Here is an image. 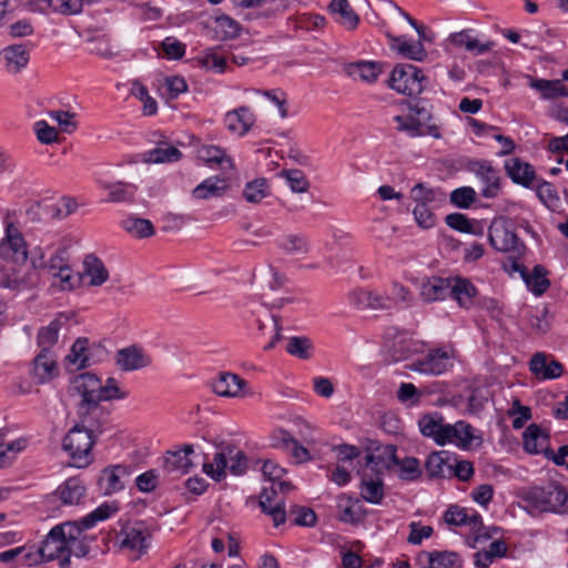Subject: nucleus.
I'll use <instances>...</instances> for the list:
<instances>
[{
	"instance_id": "f257e3e1",
	"label": "nucleus",
	"mask_w": 568,
	"mask_h": 568,
	"mask_svg": "<svg viewBox=\"0 0 568 568\" xmlns=\"http://www.w3.org/2000/svg\"><path fill=\"white\" fill-rule=\"evenodd\" d=\"M119 511L115 503H103L80 520L55 525L41 541V554L47 561L58 560L61 568L70 566L71 556L82 558L90 552V544L95 540L84 530L93 528Z\"/></svg>"
},
{
	"instance_id": "f03ea898",
	"label": "nucleus",
	"mask_w": 568,
	"mask_h": 568,
	"mask_svg": "<svg viewBox=\"0 0 568 568\" xmlns=\"http://www.w3.org/2000/svg\"><path fill=\"white\" fill-rule=\"evenodd\" d=\"M568 500L566 489L557 484L530 488L523 497L524 509L530 516L542 513H560Z\"/></svg>"
},
{
	"instance_id": "7ed1b4c3",
	"label": "nucleus",
	"mask_w": 568,
	"mask_h": 568,
	"mask_svg": "<svg viewBox=\"0 0 568 568\" xmlns=\"http://www.w3.org/2000/svg\"><path fill=\"white\" fill-rule=\"evenodd\" d=\"M393 465L399 466V478L406 481H413L422 474L419 462L414 457H407L399 462L396 457V447L393 445L377 449V454L366 455V466L372 470L390 468Z\"/></svg>"
},
{
	"instance_id": "20e7f679",
	"label": "nucleus",
	"mask_w": 568,
	"mask_h": 568,
	"mask_svg": "<svg viewBox=\"0 0 568 568\" xmlns=\"http://www.w3.org/2000/svg\"><path fill=\"white\" fill-rule=\"evenodd\" d=\"M93 445L92 430L80 425L72 427L62 442V448L69 455L71 465L78 468H83L91 464Z\"/></svg>"
},
{
	"instance_id": "39448f33",
	"label": "nucleus",
	"mask_w": 568,
	"mask_h": 568,
	"mask_svg": "<svg viewBox=\"0 0 568 568\" xmlns=\"http://www.w3.org/2000/svg\"><path fill=\"white\" fill-rule=\"evenodd\" d=\"M151 539V532L142 523L126 525L116 535L119 549L132 560H138L148 552Z\"/></svg>"
},
{
	"instance_id": "423d86ee",
	"label": "nucleus",
	"mask_w": 568,
	"mask_h": 568,
	"mask_svg": "<svg viewBox=\"0 0 568 568\" xmlns=\"http://www.w3.org/2000/svg\"><path fill=\"white\" fill-rule=\"evenodd\" d=\"M39 276L34 270H26V263L9 258L0 261V287L22 291L37 286Z\"/></svg>"
},
{
	"instance_id": "0eeeda50",
	"label": "nucleus",
	"mask_w": 568,
	"mask_h": 568,
	"mask_svg": "<svg viewBox=\"0 0 568 568\" xmlns=\"http://www.w3.org/2000/svg\"><path fill=\"white\" fill-rule=\"evenodd\" d=\"M98 392L99 377L92 373H83L72 379L69 393L79 397L78 412L80 416H87L99 407Z\"/></svg>"
},
{
	"instance_id": "6e6552de",
	"label": "nucleus",
	"mask_w": 568,
	"mask_h": 568,
	"mask_svg": "<svg viewBox=\"0 0 568 568\" xmlns=\"http://www.w3.org/2000/svg\"><path fill=\"white\" fill-rule=\"evenodd\" d=\"M426 78L422 70L409 63H399L393 69L388 83L398 93L417 97L424 90Z\"/></svg>"
},
{
	"instance_id": "1a4fd4ad",
	"label": "nucleus",
	"mask_w": 568,
	"mask_h": 568,
	"mask_svg": "<svg viewBox=\"0 0 568 568\" xmlns=\"http://www.w3.org/2000/svg\"><path fill=\"white\" fill-rule=\"evenodd\" d=\"M453 357L452 349H430L423 358L415 361L410 369L426 375H440L453 367Z\"/></svg>"
},
{
	"instance_id": "9d476101",
	"label": "nucleus",
	"mask_w": 568,
	"mask_h": 568,
	"mask_svg": "<svg viewBox=\"0 0 568 568\" xmlns=\"http://www.w3.org/2000/svg\"><path fill=\"white\" fill-rule=\"evenodd\" d=\"M446 444H453L462 449H471L480 447L483 438L475 435L474 427L469 423L458 420L455 424L446 423L442 446Z\"/></svg>"
},
{
	"instance_id": "9b49d317",
	"label": "nucleus",
	"mask_w": 568,
	"mask_h": 568,
	"mask_svg": "<svg viewBox=\"0 0 568 568\" xmlns=\"http://www.w3.org/2000/svg\"><path fill=\"white\" fill-rule=\"evenodd\" d=\"M488 240L496 251L513 253L517 256L523 255L525 252V244L504 223L494 222L489 226Z\"/></svg>"
},
{
	"instance_id": "f8f14e48",
	"label": "nucleus",
	"mask_w": 568,
	"mask_h": 568,
	"mask_svg": "<svg viewBox=\"0 0 568 568\" xmlns=\"http://www.w3.org/2000/svg\"><path fill=\"white\" fill-rule=\"evenodd\" d=\"M258 505L264 514L272 517L275 527L285 523V501L284 498L278 495L275 484L263 488L260 495Z\"/></svg>"
},
{
	"instance_id": "ddd939ff",
	"label": "nucleus",
	"mask_w": 568,
	"mask_h": 568,
	"mask_svg": "<svg viewBox=\"0 0 568 568\" xmlns=\"http://www.w3.org/2000/svg\"><path fill=\"white\" fill-rule=\"evenodd\" d=\"M470 171L481 182V195L494 199L500 190L499 172L488 161H476L470 164Z\"/></svg>"
},
{
	"instance_id": "4468645a",
	"label": "nucleus",
	"mask_w": 568,
	"mask_h": 568,
	"mask_svg": "<svg viewBox=\"0 0 568 568\" xmlns=\"http://www.w3.org/2000/svg\"><path fill=\"white\" fill-rule=\"evenodd\" d=\"M30 60V52L22 43L4 47L0 50V61L9 74H18L27 68Z\"/></svg>"
},
{
	"instance_id": "2eb2a0df",
	"label": "nucleus",
	"mask_w": 568,
	"mask_h": 568,
	"mask_svg": "<svg viewBox=\"0 0 568 568\" xmlns=\"http://www.w3.org/2000/svg\"><path fill=\"white\" fill-rule=\"evenodd\" d=\"M131 471L129 467L123 465H115L102 470L98 485L104 495H112L122 490L125 486L126 479L130 477Z\"/></svg>"
},
{
	"instance_id": "dca6fc26",
	"label": "nucleus",
	"mask_w": 568,
	"mask_h": 568,
	"mask_svg": "<svg viewBox=\"0 0 568 568\" xmlns=\"http://www.w3.org/2000/svg\"><path fill=\"white\" fill-rule=\"evenodd\" d=\"M247 382L237 374L230 372L220 373L212 382L213 392L222 397H242Z\"/></svg>"
},
{
	"instance_id": "f3484780",
	"label": "nucleus",
	"mask_w": 568,
	"mask_h": 568,
	"mask_svg": "<svg viewBox=\"0 0 568 568\" xmlns=\"http://www.w3.org/2000/svg\"><path fill=\"white\" fill-rule=\"evenodd\" d=\"M444 519L448 525L469 526L473 531H479L483 528V518L476 510L457 505L448 507L444 514Z\"/></svg>"
},
{
	"instance_id": "a211bd4d",
	"label": "nucleus",
	"mask_w": 568,
	"mask_h": 568,
	"mask_svg": "<svg viewBox=\"0 0 568 568\" xmlns=\"http://www.w3.org/2000/svg\"><path fill=\"white\" fill-rule=\"evenodd\" d=\"M255 123V115L247 106H240L226 112L224 124L226 129L239 136L245 135Z\"/></svg>"
},
{
	"instance_id": "6ab92c4d",
	"label": "nucleus",
	"mask_w": 568,
	"mask_h": 568,
	"mask_svg": "<svg viewBox=\"0 0 568 568\" xmlns=\"http://www.w3.org/2000/svg\"><path fill=\"white\" fill-rule=\"evenodd\" d=\"M194 453L193 446L183 445L179 450L168 452L164 457V469L170 474L178 476L187 474L194 466L190 456Z\"/></svg>"
},
{
	"instance_id": "aec40b11",
	"label": "nucleus",
	"mask_w": 568,
	"mask_h": 568,
	"mask_svg": "<svg viewBox=\"0 0 568 568\" xmlns=\"http://www.w3.org/2000/svg\"><path fill=\"white\" fill-rule=\"evenodd\" d=\"M477 293V288L468 278L449 276V296L453 297L460 307L470 308Z\"/></svg>"
},
{
	"instance_id": "412c9836",
	"label": "nucleus",
	"mask_w": 568,
	"mask_h": 568,
	"mask_svg": "<svg viewBox=\"0 0 568 568\" xmlns=\"http://www.w3.org/2000/svg\"><path fill=\"white\" fill-rule=\"evenodd\" d=\"M115 359L116 365L124 372L141 369L151 363L150 357L136 345L119 349Z\"/></svg>"
},
{
	"instance_id": "4be33fe9",
	"label": "nucleus",
	"mask_w": 568,
	"mask_h": 568,
	"mask_svg": "<svg viewBox=\"0 0 568 568\" xmlns=\"http://www.w3.org/2000/svg\"><path fill=\"white\" fill-rule=\"evenodd\" d=\"M419 295L425 303L446 300L449 296V277H427L420 284Z\"/></svg>"
},
{
	"instance_id": "5701e85b",
	"label": "nucleus",
	"mask_w": 568,
	"mask_h": 568,
	"mask_svg": "<svg viewBox=\"0 0 568 568\" xmlns=\"http://www.w3.org/2000/svg\"><path fill=\"white\" fill-rule=\"evenodd\" d=\"M80 275L81 281L89 278L88 284L91 286H101L109 280L108 268L102 260L94 254H88L84 256Z\"/></svg>"
},
{
	"instance_id": "b1692460",
	"label": "nucleus",
	"mask_w": 568,
	"mask_h": 568,
	"mask_svg": "<svg viewBox=\"0 0 568 568\" xmlns=\"http://www.w3.org/2000/svg\"><path fill=\"white\" fill-rule=\"evenodd\" d=\"M387 38L389 40L390 49L406 59L423 61L427 55L420 40L412 42L406 40L405 37H397L389 33H387Z\"/></svg>"
},
{
	"instance_id": "393cba45",
	"label": "nucleus",
	"mask_w": 568,
	"mask_h": 568,
	"mask_svg": "<svg viewBox=\"0 0 568 568\" xmlns=\"http://www.w3.org/2000/svg\"><path fill=\"white\" fill-rule=\"evenodd\" d=\"M87 494L83 481L78 477L68 478L57 489V496L64 505H79Z\"/></svg>"
},
{
	"instance_id": "a878e982",
	"label": "nucleus",
	"mask_w": 568,
	"mask_h": 568,
	"mask_svg": "<svg viewBox=\"0 0 568 568\" xmlns=\"http://www.w3.org/2000/svg\"><path fill=\"white\" fill-rule=\"evenodd\" d=\"M58 375L57 362L51 353L40 352L33 361L32 376L39 384H45Z\"/></svg>"
},
{
	"instance_id": "bb28decb",
	"label": "nucleus",
	"mask_w": 568,
	"mask_h": 568,
	"mask_svg": "<svg viewBox=\"0 0 568 568\" xmlns=\"http://www.w3.org/2000/svg\"><path fill=\"white\" fill-rule=\"evenodd\" d=\"M506 172L514 183L529 187L536 179L532 165L521 161L519 158H511L505 164Z\"/></svg>"
},
{
	"instance_id": "cd10ccee",
	"label": "nucleus",
	"mask_w": 568,
	"mask_h": 568,
	"mask_svg": "<svg viewBox=\"0 0 568 568\" xmlns=\"http://www.w3.org/2000/svg\"><path fill=\"white\" fill-rule=\"evenodd\" d=\"M32 4L40 12L51 9L63 16L79 14L83 10V0H34Z\"/></svg>"
},
{
	"instance_id": "c85d7f7f",
	"label": "nucleus",
	"mask_w": 568,
	"mask_h": 568,
	"mask_svg": "<svg viewBox=\"0 0 568 568\" xmlns=\"http://www.w3.org/2000/svg\"><path fill=\"white\" fill-rule=\"evenodd\" d=\"M227 189V180L225 178L215 175L205 179L199 185H196L192 191V195L197 200L220 197L226 192Z\"/></svg>"
},
{
	"instance_id": "c756f323",
	"label": "nucleus",
	"mask_w": 568,
	"mask_h": 568,
	"mask_svg": "<svg viewBox=\"0 0 568 568\" xmlns=\"http://www.w3.org/2000/svg\"><path fill=\"white\" fill-rule=\"evenodd\" d=\"M529 368L531 373L542 379L557 378L564 372L561 363L555 359L548 363L546 355L542 353H537L531 357Z\"/></svg>"
},
{
	"instance_id": "7c9ffc66",
	"label": "nucleus",
	"mask_w": 568,
	"mask_h": 568,
	"mask_svg": "<svg viewBox=\"0 0 568 568\" xmlns=\"http://www.w3.org/2000/svg\"><path fill=\"white\" fill-rule=\"evenodd\" d=\"M346 72L354 79H359L367 83H374L383 72V65L374 61H357L347 64Z\"/></svg>"
},
{
	"instance_id": "2f4dec72",
	"label": "nucleus",
	"mask_w": 568,
	"mask_h": 568,
	"mask_svg": "<svg viewBox=\"0 0 568 568\" xmlns=\"http://www.w3.org/2000/svg\"><path fill=\"white\" fill-rule=\"evenodd\" d=\"M234 6L237 8L250 9L260 8L265 4H270L266 9L264 17H271L278 12L292 10L297 3V0H232Z\"/></svg>"
},
{
	"instance_id": "473e14b6",
	"label": "nucleus",
	"mask_w": 568,
	"mask_h": 568,
	"mask_svg": "<svg viewBox=\"0 0 568 568\" xmlns=\"http://www.w3.org/2000/svg\"><path fill=\"white\" fill-rule=\"evenodd\" d=\"M6 246L12 254L10 260L21 263L27 262L28 245L21 232L12 224H9L6 229Z\"/></svg>"
},
{
	"instance_id": "72a5a7b5",
	"label": "nucleus",
	"mask_w": 568,
	"mask_h": 568,
	"mask_svg": "<svg viewBox=\"0 0 568 568\" xmlns=\"http://www.w3.org/2000/svg\"><path fill=\"white\" fill-rule=\"evenodd\" d=\"M89 339L79 337L72 345L70 353L65 357L67 367L70 371H80L90 365Z\"/></svg>"
},
{
	"instance_id": "f704fd0d",
	"label": "nucleus",
	"mask_w": 568,
	"mask_h": 568,
	"mask_svg": "<svg viewBox=\"0 0 568 568\" xmlns=\"http://www.w3.org/2000/svg\"><path fill=\"white\" fill-rule=\"evenodd\" d=\"M332 14H337V22L346 30H355L359 23L358 14L353 10L348 0H332L327 7Z\"/></svg>"
},
{
	"instance_id": "c9c22d12",
	"label": "nucleus",
	"mask_w": 568,
	"mask_h": 568,
	"mask_svg": "<svg viewBox=\"0 0 568 568\" xmlns=\"http://www.w3.org/2000/svg\"><path fill=\"white\" fill-rule=\"evenodd\" d=\"M418 426L424 436L432 438L437 445L442 446L446 423L440 414L435 413L423 416L418 422Z\"/></svg>"
},
{
	"instance_id": "e433bc0d",
	"label": "nucleus",
	"mask_w": 568,
	"mask_h": 568,
	"mask_svg": "<svg viewBox=\"0 0 568 568\" xmlns=\"http://www.w3.org/2000/svg\"><path fill=\"white\" fill-rule=\"evenodd\" d=\"M560 80H546L530 78L529 85L537 90L544 100H551L559 97H568V88Z\"/></svg>"
},
{
	"instance_id": "4c0bfd02",
	"label": "nucleus",
	"mask_w": 568,
	"mask_h": 568,
	"mask_svg": "<svg viewBox=\"0 0 568 568\" xmlns=\"http://www.w3.org/2000/svg\"><path fill=\"white\" fill-rule=\"evenodd\" d=\"M547 275V270L542 265L537 264L532 267L531 273L527 272L524 274L523 280L535 296H541L550 287V281Z\"/></svg>"
},
{
	"instance_id": "58836bf2",
	"label": "nucleus",
	"mask_w": 568,
	"mask_h": 568,
	"mask_svg": "<svg viewBox=\"0 0 568 568\" xmlns=\"http://www.w3.org/2000/svg\"><path fill=\"white\" fill-rule=\"evenodd\" d=\"M450 41L456 47H464L474 54H484L491 50L494 43L491 41L480 42L470 36L468 31H460L450 36Z\"/></svg>"
},
{
	"instance_id": "ea45409f",
	"label": "nucleus",
	"mask_w": 568,
	"mask_h": 568,
	"mask_svg": "<svg viewBox=\"0 0 568 568\" xmlns=\"http://www.w3.org/2000/svg\"><path fill=\"white\" fill-rule=\"evenodd\" d=\"M362 497L371 504H381L384 498V484L381 477H368L366 474L362 477L361 485Z\"/></svg>"
},
{
	"instance_id": "a19ab883",
	"label": "nucleus",
	"mask_w": 568,
	"mask_h": 568,
	"mask_svg": "<svg viewBox=\"0 0 568 568\" xmlns=\"http://www.w3.org/2000/svg\"><path fill=\"white\" fill-rule=\"evenodd\" d=\"M425 469L429 477L452 478V463L444 457V453H433L425 463Z\"/></svg>"
},
{
	"instance_id": "79ce46f5",
	"label": "nucleus",
	"mask_w": 568,
	"mask_h": 568,
	"mask_svg": "<svg viewBox=\"0 0 568 568\" xmlns=\"http://www.w3.org/2000/svg\"><path fill=\"white\" fill-rule=\"evenodd\" d=\"M285 351L293 357L307 361L313 357L314 345L307 336H291L287 338Z\"/></svg>"
},
{
	"instance_id": "37998d69",
	"label": "nucleus",
	"mask_w": 568,
	"mask_h": 568,
	"mask_svg": "<svg viewBox=\"0 0 568 568\" xmlns=\"http://www.w3.org/2000/svg\"><path fill=\"white\" fill-rule=\"evenodd\" d=\"M182 158V152L168 143L160 144L144 153V160L150 163H172Z\"/></svg>"
},
{
	"instance_id": "c03bdc74",
	"label": "nucleus",
	"mask_w": 568,
	"mask_h": 568,
	"mask_svg": "<svg viewBox=\"0 0 568 568\" xmlns=\"http://www.w3.org/2000/svg\"><path fill=\"white\" fill-rule=\"evenodd\" d=\"M81 283L80 272L74 273L72 268L67 265L65 267H60L59 272L54 273L51 286L59 291H72L79 287Z\"/></svg>"
},
{
	"instance_id": "a18cd8bd",
	"label": "nucleus",
	"mask_w": 568,
	"mask_h": 568,
	"mask_svg": "<svg viewBox=\"0 0 568 568\" xmlns=\"http://www.w3.org/2000/svg\"><path fill=\"white\" fill-rule=\"evenodd\" d=\"M197 158L207 165L226 164L233 168V161L225 154V151L216 145H202L197 149Z\"/></svg>"
},
{
	"instance_id": "49530a36",
	"label": "nucleus",
	"mask_w": 568,
	"mask_h": 568,
	"mask_svg": "<svg viewBox=\"0 0 568 568\" xmlns=\"http://www.w3.org/2000/svg\"><path fill=\"white\" fill-rule=\"evenodd\" d=\"M122 227L135 237L144 239L154 234L151 221L146 219L129 216L121 222Z\"/></svg>"
},
{
	"instance_id": "de8ad7c7",
	"label": "nucleus",
	"mask_w": 568,
	"mask_h": 568,
	"mask_svg": "<svg viewBox=\"0 0 568 568\" xmlns=\"http://www.w3.org/2000/svg\"><path fill=\"white\" fill-rule=\"evenodd\" d=\"M547 435L544 434L540 426L531 424L523 434L524 448L530 454H538L541 446L547 442Z\"/></svg>"
},
{
	"instance_id": "09e8293b",
	"label": "nucleus",
	"mask_w": 568,
	"mask_h": 568,
	"mask_svg": "<svg viewBox=\"0 0 568 568\" xmlns=\"http://www.w3.org/2000/svg\"><path fill=\"white\" fill-rule=\"evenodd\" d=\"M226 468H229L226 446L214 455L212 463H204L203 465V471L216 481L224 478Z\"/></svg>"
},
{
	"instance_id": "8fccbe9b",
	"label": "nucleus",
	"mask_w": 568,
	"mask_h": 568,
	"mask_svg": "<svg viewBox=\"0 0 568 568\" xmlns=\"http://www.w3.org/2000/svg\"><path fill=\"white\" fill-rule=\"evenodd\" d=\"M61 324L58 320L50 322L48 326L41 327L38 332L37 341L41 352L50 353L59 337Z\"/></svg>"
},
{
	"instance_id": "3c124183",
	"label": "nucleus",
	"mask_w": 568,
	"mask_h": 568,
	"mask_svg": "<svg viewBox=\"0 0 568 568\" xmlns=\"http://www.w3.org/2000/svg\"><path fill=\"white\" fill-rule=\"evenodd\" d=\"M98 395H99L98 402L100 404L101 402L124 399L129 396V392L122 389L119 386V382L115 378L109 377L103 385L101 384V381L99 379Z\"/></svg>"
},
{
	"instance_id": "603ef678",
	"label": "nucleus",
	"mask_w": 568,
	"mask_h": 568,
	"mask_svg": "<svg viewBox=\"0 0 568 568\" xmlns=\"http://www.w3.org/2000/svg\"><path fill=\"white\" fill-rule=\"evenodd\" d=\"M268 193L270 186L267 180L260 178L246 183L243 196L250 203H258L266 197Z\"/></svg>"
},
{
	"instance_id": "864d4df0",
	"label": "nucleus",
	"mask_w": 568,
	"mask_h": 568,
	"mask_svg": "<svg viewBox=\"0 0 568 568\" xmlns=\"http://www.w3.org/2000/svg\"><path fill=\"white\" fill-rule=\"evenodd\" d=\"M429 568H459V557L454 551H433L426 552Z\"/></svg>"
},
{
	"instance_id": "5fc2aeb1",
	"label": "nucleus",
	"mask_w": 568,
	"mask_h": 568,
	"mask_svg": "<svg viewBox=\"0 0 568 568\" xmlns=\"http://www.w3.org/2000/svg\"><path fill=\"white\" fill-rule=\"evenodd\" d=\"M277 245L288 254H305L310 248L306 237L300 234L285 235L278 240Z\"/></svg>"
},
{
	"instance_id": "6e6d98bb",
	"label": "nucleus",
	"mask_w": 568,
	"mask_h": 568,
	"mask_svg": "<svg viewBox=\"0 0 568 568\" xmlns=\"http://www.w3.org/2000/svg\"><path fill=\"white\" fill-rule=\"evenodd\" d=\"M410 197L417 204H428L442 201L444 199V193L438 189L428 187L424 183H417L410 190Z\"/></svg>"
},
{
	"instance_id": "4d7b16f0",
	"label": "nucleus",
	"mask_w": 568,
	"mask_h": 568,
	"mask_svg": "<svg viewBox=\"0 0 568 568\" xmlns=\"http://www.w3.org/2000/svg\"><path fill=\"white\" fill-rule=\"evenodd\" d=\"M102 187L109 190L108 200L111 202H123L130 200L134 194V186L131 184L118 182L113 184H102Z\"/></svg>"
},
{
	"instance_id": "13d9d810",
	"label": "nucleus",
	"mask_w": 568,
	"mask_h": 568,
	"mask_svg": "<svg viewBox=\"0 0 568 568\" xmlns=\"http://www.w3.org/2000/svg\"><path fill=\"white\" fill-rule=\"evenodd\" d=\"M229 455V469L233 475L244 474L247 465L245 454L233 445H226Z\"/></svg>"
},
{
	"instance_id": "bf43d9fd",
	"label": "nucleus",
	"mask_w": 568,
	"mask_h": 568,
	"mask_svg": "<svg viewBox=\"0 0 568 568\" xmlns=\"http://www.w3.org/2000/svg\"><path fill=\"white\" fill-rule=\"evenodd\" d=\"M217 29L225 39H235L242 31L241 24L227 14H220L215 18Z\"/></svg>"
},
{
	"instance_id": "052dcab7",
	"label": "nucleus",
	"mask_w": 568,
	"mask_h": 568,
	"mask_svg": "<svg viewBox=\"0 0 568 568\" xmlns=\"http://www.w3.org/2000/svg\"><path fill=\"white\" fill-rule=\"evenodd\" d=\"M537 196L549 209H555L559 204L558 192L550 182L542 180L537 185Z\"/></svg>"
},
{
	"instance_id": "680f3d73",
	"label": "nucleus",
	"mask_w": 568,
	"mask_h": 568,
	"mask_svg": "<svg viewBox=\"0 0 568 568\" xmlns=\"http://www.w3.org/2000/svg\"><path fill=\"white\" fill-rule=\"evenodd\" d=\"M394 122L397 123V130L406 132L409 136H419L423 134L422 122L415 115H396Z\"/></svg>"
},
{
	"instance_id": "e2e57ef3",
	"label": "nucleus",
	"mask_w": 568,
	"mask_h": 568,
	"mask_svg": "<svg viewBox=\"0 0 568 568\" xmlns=\"http://www.w3.org/2000/svg\"><path fill=\"white\" fill-rule=\"evenodd\" d=\"M446 224L458 232L478 234L473 222L462 213H450L445 217Z\"/></svg>"
},
{
	"instance_id": "0e129e2a",
	"label": "nucleus",
	"mask_w": 568,
	"mask_h": 568,
	"mask_svg": "<svg viewBox=\"0 0 568 568\" xmlns=\"http://www.w3.org/2000/svg\"><path fill=\"white\" fill-rule=\"evenodd\" d=\"M450 202L459 209H468L476 199V192L470 186H463L450 193Z\"/></svg>"
},
{
	"instance_id": "69168bd1",
	"label": "nucleus",
	"mask_w": 568,
	"mask_h": 568,
	"mask_svg": "<svg viewBox=\"0 0 568 568\" xmlns=\"http://www.w3.org/2000/svg\"><path fill=\"white\" fill-rule=\"evenodd\" d=\"M278 316L271 314L268 311L264 310L262 313H258L255 318V325L258 337H267L271 331L276 329V321Z\"/></svg>"
},
{
	"instance_id": "338daca9",
	"label": "nucleus",
	"mask_w": 568,
	"mask_h": 568,
	"mask_svg": "<svg viewBox=\"0 0 568 568\" xmlns=\"http://www.w3.org/2000/svg\"><path fill=\"white\" fill-rule=\"evenodd\" d=\"M388 296L393 300V308L399 304L408 307L412 306L414 302V295L409 288L398 282L392 284L390 295Z\"/></svg>"
},
{
	"instance_id": "774afa93",
	"label": "nucleus",
	"mask_w": 568,
	"mask_h": 568,
	"mask_svg": "<svg viewBox=\"0 0 568 568\" xmlns=\"http://www.w3.org/2000/svg\"><path fill=\"white\" fill-rule=\"evenodd\" d=\"M49 115L52 120H54L61 130L65 133H72L77 129V122L74 121L75 114L63 111V110H52L49 112Z\"/></svg>"
}]
</instances>
